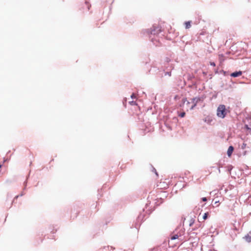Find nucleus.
<instances>
[{"label": "nucleus", "instance_id": "f257e3e1", "mask_svg": "<svg viewBox=\"0 0 251 251\" xmlns=\"http://www.w3.org/2000/svg\"><path fill=\"white\" fill-rule=\"evenodd\" d=\"M227 114V110L225 105H220L217 110V115L221 118H224Z\"/></svg>", "mask_w": 251, "mask_h": 251}, {"label": "nucleus", "instance_id": "f03ea898", "mask_svg": "<svg viewBox=\"0 0 251 251\" xmlns=\"http://www.w3.org/2000/svg\"><path fill=\"white\" fill-rule=\"evenodd\" d=\"M242 74L241 71L235 72L231 74L230 76L233 77H238L241 76Z\"/></svg>", "mask_w": 251, "mask_h": 251}, {"label": "nucleus", "instance_id": "7ed1b4c3", "mask_svg": "<svg viewBox=\"0 0 251 251\" xmlns=\"http://www.w3.org/2000/svg\"><path fill=\"white\" fill-rule=\"evenodd\" d=\"M233 150H234V148L232 146L229 147L227 151V154L228 156H231Z\"/></svg>", "mask_w": 251, "mask_h": 251}, {"label": "nucleus", "instance_id": "20e7f679", "mask_svg": "<svg viewBox=\"0 0 251 251\" xmlns=\"http://www.w3.org/2000/svg\"><path fill=\"white\" fill-rule=\"evenodd\" d=\"M195 221V219L191 217L188 220L189 226H191L194 224Z\"/></svg>", "mask_w": 251, "mask_h": 251}, {"label": "nucleus", "instance_id": "39448f33", "mask_svg": "<svg viewBox=\"0 0 251 251\" xmlns=\"http://www.w3.org/2000/svg\"><path fill=\"white\" fill-rule=\"evenodd\" d=\"M219 59L221 62H223L225 60V56L223 54L219 55Z\"/></svg>", "mask_w": 251, "mask_h": 251}, {"label": "nucleus", "instance_id": "423d86ee", "mask_svg": "<svg viewBox=\"0 0 251 251\" xmlns=\"http://www.w3.org/2000/svg\"><path fill=\"white\" fill-rule=\"evenodd\" d=\"M245 239L246 241L249 243L251 242V236L249 235H246Z\"/></svg>", "mask_w": 251, "mask_h": 251}, {"label": "nucleus", "instance_id": "0eeeda50", "mask_svg": "<svg viewBox=\"0 0 251 251\" xmlns=\"http://www.w3.org/2000/svg\"><path fill=\"white\" fill-rule=\"evenodd\" d=\"M185 28H189L191 25V22L188 21V22H186L185 23Z\"/></svg>", "mask_w": 251, "mask_h": 251}, {"label": "nucleus", "instance_id": "6e6552de", "mask_svg": "<svg viewBox=\"0 0 251 251\" xmlns=\"http://www.w3.org/2000/svg\"><path fill=\"white\" fill-rule=\"evenodd\" d=\"M179 236L180 235H179L178 234H175L171 237V239L175 240V239H177Z\"/></svg>", "mask_w": 251, "mask_h": 251}, {"label": "nucleus", "instance_id": "1a4fd4ad", "mask_svg": "<svg viewBox=\"0 0 251 251\" xmlns=\"http://www.w3.org/2000/svg\"><path fill=\"white\" fill-rule=\"evenodd\" d=\"M208 212L205 213L202 217L203 219L204 220H206L208 217Z\"/></svg>", "mask_w": 251, "mask_h": 251}, {"label": "nucleus", "instance_id": "9d476101", "mask_svg": "<svg viewBox=\"0 0 251 251\" xmlns=\"http://www.w3.org/2000/svg\"><path fill=\"white\" fill-rule=\"evenodd\" d=\"M185 112H183L181 113L179 115V116L180 117H181V118L184 117L185 116Z\"/></svg>", "mask_w": 251, "mask_h": 251}, {"label": "nucleus", "instance_id": "9b49d317", "mask_svg": "<svg viewBox=\"0 0 251 251\" xmlns=\"http://www.w3.org/2000/svg\"><path fill=\"white\" fill-rule=\"evenodd\" d=\"M130 104L131 105H134L136 104V102L135 101H132L131 102H129Z\"/></svg>", "mask_w": 251, "mask_h": 251}, {"label": "nucleus", "instance_id": "f8f14e48", "mask_svg": "<svg viewBox=\"0 0 251 251\" xmlns=\"http://www.w3.org/2000/svg\"><path fill=\"white\" fill-rule=\"evenodd\" d=\"M202 201H207V199H206V198L205 197H204V198H202Z\"/></svg>", "mask_w": 251, "mask_h": 251}, {"label": "nucleus", "instance_id": "ddd939ff", "mask_svg": "<svg viewBox=\"0 0 251 251\" xmlns=\"http://www.w3.org/2000/svg\"><path fill=\"white\" fill-rule=\"evenodd\" d=\"M210 65L213 66H215V64L214 62H210Z\"/></svg>", "mask_w": 251, "mask_h": 251}, {"label": "nucleus", "instance_id": "4468645a", "mask_svg": "<svg viewBox=\"0 0 251 251\" xmlns=\"http://www.w3.org/2000/svg\"><path fill=\"white\" fill-rule=\"evenodd\" d=\"M167 74H168V75H169V76H171V72H168Z\"/></svg>", "mask_w": 251, "mask_h": 251}, {"label": "nucleus", "instance_id": "2eb2a0df", "mask_svg": "<svg viewBox=\"0 0 251 251\" xmlns=\"http://www.w3.org/2000/svg\"><path fill=\"white\" fill-rule=\"evenodd\" d=\"M195 105L196 104H195L194 105L192 106L190 108V109H192Z\"/></svg>", "mask_w": 251, "mask_h": 251}, {"label": "nucleus", "instance_id": "dca6fc26", "mask_svg": "<svg viewBox=\"0 0 251 251\" xmlns=\"http://www.w3.org/2000/svg\"><path fill=\"white\" fill-rule=\"evenodd\" d=\"M135 96H134V94H132V95H131V98H135Z\"/></svg>", "mask_w": 251, "mask_h": 251}, {"label": "nucleus", "instance_id": "f3484780", "mask_svg": "<svg viewBox=\"0 0 251 251\" xmlns=\"http://www.w3.org/2000/svg\"><path fill=\"white\" fill-rule=\"evenodd\" d=\"M243 146H244V147H243V146L242 147V148H243H243H244V147H245V146H246V145H245V144H243Z\"/></svg>", "mask_w": 251, "mask_h": 251}, {"label": "nucleus", "instance_id": "a211bd4d", "mask_svg": "<svg viewBox=\"0 0 251 251\" xmlns=\"http://www.w3.org/2000/svg\"><path fill=\"white\" fill-rule=\"evenodd\" d=\"M243 146H244V147H243V146L242 147V148H243H243H244V147H245V146H246V145H245V144H243Z\"/></svg>", "mask_w": 251, "mask_h": 251}, {"label": "nucleus", "instance_id": "6ab92c4d", "mask_svg": "<svg viewBox=\"0 0 251 251\" xmlns=\"http://www.w3.org/2000/svg\"><path fill=\"white\" fill-rule=\"evenodd\" d=\"M243 146H244V147H243V146L242 147V148H243H243H244V147H245V146H246V145H245V144H243Z\"/></svg>", "mask_w": 251, "mask_h": 251}, {"label": "nucleus", "instance_id": "aec40b11", "mask_svg": "<svg viewBox=\"0 0 251 251\" xmlns=\"http://www.w3.org/2000/svg\"><path fill=\"white\" fill-rule=\"evenodd\" d=\"M243 146H244V147H243V146L242 147V148H243H243H244V147H245V146H246V145H245V144H243Z\"/></svg>", "mask_w": 251, "mask_h": 251}, {"label": "nucleus", "instance_id": "412c9836", "mask_svg": "<svg viewBox=\"0 0 251 251\" xmlns=\"http://www.w3.org/2000/svg\"><path fill=\"white\" fill-rule=\"evenodd\" d=\"M2 167V165L1 164H0V168H1Z\"/></svg>", "mask_w": 251, "mask_h": 251}, {"label": "nucleus", "instance_id": "4be33fe9", "mask_svg": "<svg viewBox=\"0 0 251 251\" xmlns=\"http://www.w3.org/2000/svg\"><path fill=\"white\" fill-rule=\"evenodd\" d=\"M187 104H189V101H187Z\"/></svg>", "mask_w": 251, "mask_h": 251}, {"label": "nucleus", "instance_id": "5701e85b", "mask_svg": "<svg viewBox=\"0 0 251 251\" xmlns=\"http://www.w3.org/2000/svg\"><path fill=\"white\" fill-rule=\"evenodd\" d=\"M250 234H251V231L250 232Z\"/></svg>", "mask_w": 251, "mask_h": 251}]
</instances>
